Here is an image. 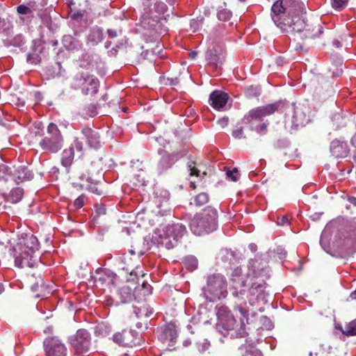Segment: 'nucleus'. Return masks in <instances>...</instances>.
<instances>
[{"label": "nucleus", "mask_w": 356, "mask_h": 356, "mask_svg": "<svg viewBox=\"0 0 356 356\" xmlns=\"http://www.w3.org/2000/svg\"><path fill=\"white\" fill-rule=\"evenodd\" d=\"M38 250L37 237L26 235L12 250L15 266L21 268H33L38 264V259L34 253Z\"/></svg>", "instance_id": "f03ea898"}, {"label": "nucleus", "mask_w": 356, "mask_h": 356, "mask_svg": "<svg viewBox=\"0 0 356 356\" xmlns=\"http://www.w3.org/2000/svg\"><path fill=\"white\" fill-rule=\"evenodd\" d=\"M352 145L356 147V134L353 136L351 139Z\"/></svg>", "instance_id": "bf43d9fd"}, {"label": "nucleus", "mask_w": 356, "mask_h": 356, "mask_svg": "<svg viewBox=\"0 0 356 356\" xmlns=\"http://www.w3.org/2000/svg\"><path fill=\"white\" fill-rule=\"evenodd\" d=\"M12 166L6 164H0V181H10Z\"/></svg>", "instance_id": "cd10ccee"}, {"label": "nucleus", "mask_w": 356, "mask_h": 356, "mask_svg": "<svg viewBox=\"0 0 356 356\" xmlns=\"http://www.w3.org/2000/svg\"><path fill=\"white\" fill-rule=\"evenodd\" d=\"M191 187H193V188H195V186L193 183H191Z\"/></svg>", "instance_id": "0e129e2a"}, {"label": "nucleus", "mask_w": 356, "mask_h": 356, "mask_svg": "<svg viewBox=\"0 0 356 356\" xmlns=\"http://www.w3.org/2000/svg\"><path fill=\"white\" fill-rule=\"evenodd\" d=\"M23 195L24 190L22 188H14L10 191L7 200L13 204H16L22 199Z\"/></svg>", "instance_id": "393cba45"}, {"label": "nucleus", "mask_w": 356, "mask_h": 356, "mask_svg": "<svg viewBox=\"0 0 356 356\" xmlns=\"http://www.w3.org/2000/svg\"><path fill=\"white\" fill-rule=\"evenodd\" d=\"M209 200V195L207 193H200L195 195L193 202H191L190 204H194L195 207H200L207 204Z\"/></svg>", "instance_id": "c85d7f7f"}, {"label": "nucleus", "mask_w": 356, "mask_h": 356, "mask_svg": "<svg viewBox=\"0 0 356 356\" xmlns=\"http://www.w3.org/2000/svg\"><path fill=\"white\" fill-rule=\"evenodd\" d=\"M228 99V95L220 90H215L212 92L209 95V102L211 106L213 108L218 110L223 108L226 105Z\"/></svg>", "instance_id": "6ab92c4d"}, {"label": "nucleus", "mask_w": 356, "mask_h": 356, "mask_svg": "<svg viewBox=\"0 0 356 356\" xmlns=\"http://www.w3.org/2000/svg\"><path fill=\"white\" fill-rule=\"evenodd\" d=\"M232 134V136L236 139L246 138L245 136H243V128L242 127L233 130Z\"/></svg>", "instance_id": "c03bdc74"}, {"label": "nucleus", "mask_w": 356, "mask_h": 356, "mask_svg": "<svg viewBox=\"0 0 356 356\" xmlns=\"http://www.w3.org/2000/svg\"><path fill=\"white\" fill-rule=\"evenodd\" d=\"M26 283L33 292L39 291L44 287L43 280L39 275L37 277L35 274L28 275L26 277Z\"/></svg>", "instance_id": "412c9836"}, {"label": "nucleus", "mask_w": 356, "mask_h": 356, "mask_svg": "<svg viewBox=\"0 0 356 356\" xmlns=\"http://www.w3.org/2000/svg\"><path fill=\"white\" fill-rule=\"evenodd\" d=\"M239 351L241 356H263L259 349L252 346H241Z\"/></svg>", "instance_id": "bb28decb"}, {"label": "nucleus", "mask_w": 356, "mask_h": 356, "mask_svg": "<svg viewBox=\"0 0 356 356\" xmlns=\"http://www.w3.org/2000/svg\"><path fill=\"white\" fill-rule=\"evenodd\" d=\"M348 200L350 203L356 207V197H349Z\"/></svg>", "instance_id": "6e6d98bb"}, {"label": "nucleus", "mask_w": 356, "mask_h": 356, "mask_svg": "<svg viewBox=\"0 0 356 356\" xmlns=\"http://www.w3.org/2000/svg\"><path fill=\"white\" fill-rule=\"evenodd\" d=\"M74 205L77 207V208H81L83 206V198L81 197H78L75 201H74Z\"/></svg>", "instance_id": "8fccbe9b"}, {"label": "nucleus", "mask_w": 356, "mask_h": 356, "mask_svg": "<svg viewBox=\"0 0 356 356\" xmlns=\"http://www.w3.org/2000/svg\"><path fill=\"white\" fill-rule=\"evenodd\" d=\"M353 250H355V249H356V242L354 243L353 247Z\"/></svg>", "instance_id": "69168bd1"}, {"label": "nucleus", "mask_w": 356, "mask_h": 356, "mask_svg": "<svg viewBox=\"0 0 356 356\" xmlns=\"http://www.w3.org/2000/svg\"><path fill=\"white\" fill-rule=\"evenodd\" d=\"M279 104L273 103L259 106L250 109L242 118V122L252 124L253 122L263 121L264 118L274 114L278 111Z\"/></svg>", "instance_id": "9d476101"}, {"label": "nucleus", "mask_w": 356, "mask_h": 356, "mask_svg": "<svg viewBox=\"0 0 356 356\" xmlns=\"http://www.w3.org/2000/svg\"><path fill=\"white\" fill-rule=\"evenodd\" d=\"M206 58L209 63L215 66V67H218L219 65H222L223 62V58L216 54L212 50H209L207 52Z\"/></svg>", "instance_id": "a878e982"}, {"label": "nucleus", "mask_w": 356, "mask_h": 356, "mask_svg": "<svg viewBox=\"0 0 356 356\" xmlns=\"http://www.w3.org/2000/svg\"><path fill=\"white\" fill-rule=\"evenodd\" d=\"M101 179H97V181H86L88 183V189L94 194L101 195L103 194V189L99 184Z\"/></svg>", "instance_id": "2f4dec72"}, {"label": "nucleus", "mask_w": 356, "mask_h": 356, "mask_svg": "<svg viewBox=\"0 0 356 356\" xmlns=\"http://www.w3.org/2000/svg\"><path fill=\"white\" fill-rule=\"evenodd\" d=\"M210 346L209 341L204 340L203 342L198 344V350L201 353H204L209 350Z\"/></svg>", "instance_id": "a18cd8bd"}, {"label": "nucleus", "mask_w": 356, "mask_h": 356, "mask_svg": "<svg viewBox=\"0 0 356 356\" xmlns=\"http://www.w3.org/2000/svg\"><path fill=\"white\" fill-rule=\"evenodd\" d=\"M148 286H149V285L148 284V283L147 282L146 280H143L141 282V287L143 288V289H146L147 288Z\"/></svg>", "instance_id": "13d9d810"}, {"label": "nucleus", "mask_w": 356, "mask_h": 356, "mask_svg": "<svg viewBox=\"0 0 356 356\" xmlns=\"http://www.w3.org/2000/svg\"><path fill=\"white\" fill-rule=\"evenodd\" d=\"M3 291V286L2 284L0 283V293H1Z\"/></svg>", "instance_id": "e2e57ef3"}, {"label": "nucleus", "mask_w": 356, "mask_h": 356, "mask_svg": "<svg viewBox=\"0 0 356 356\" xmlns=\"http://www.w3.org/2000/svg\"><path fill=\"white\" fill-rule=\"evenodd\" d=\"M139 177H140V175H134V177H133V180L136 181V182H135L136 185H143L144 180H143V179L140 180Z\"/></svg>", "instance_id": "3c124183"}, {"label": "nucleus", "mask_w": 356, "mask_h": 356, "mask_svg": "<svg viewBox=\"0 0 356 356\" xmlns=\"http://www.w3.org/2000/svg\"><path fill=\"white\" fill-rule=\"evenodd\" d=\"M74 149H76L73 143L69 148L63 150L61 156V163L63 166L68 167L72 163L74 157Z\"/></svg>", "instance_id": "4be33fe9"}, {"label": "nucleus", "mask_w": 356, "mask_h": 356, "mask_svg": "<svg viewBox=\"0 0 356 356\" xmlns=\"http://www.w3.org/2000/svg\"><path fill=\"white\" fill-rule=\"evenodd\" d=\"M31 8L29 6V5H19L17 8V11L19 14L21 15H29L31 14L32 12L31 11Z\"/></svg>", "instance_id": "a19ab883"}, {"label": "nucleus", "mask_w": 356, "mask_h": 356, "mask_svg": "<svg viewBox=\"0 0 356 356\" xmlns=\"http://www.w3.org/2000/svg\"><path fill=\"white\" fill-rule=\"evenodd\" d=\"M107 33H108V36L111 37V38H116L118 35L117 31L114 29H108Z\"/></svg>", "instance_id": "603ef678"}, {"label": "nucleus", "mask_w": 356, "mask_h": 356, "mask_svg": "<svg viewBox=\"0 0 356 356\" xmlns=\"http://www.w3.org/2000/svg\"><path fill=\"white\" fill-rule=\"evenodd\" d=\"M84 143L93 149L99 148L102 143L99 133L89 127L83 128L74 140V145L79 157L83 154Z\"/></svg>", "instance_id": "0eeeda50"}, {"label": "nucleus", "mask_w": 356, "mask_h": 356, "mask_svg": "<svg viewBox=\"0 0 356 356\" xmlns=\"http://www.w3.org/2000/svg\"><path fill=\"white\" fill-rule=\"evenodd\" d=\"M268 124H269V122L268 120H266V122H264L258 124L254 128L253 125L251 124L250 126V129L255 130L260 135H265L267 134Z\"/></svg>", "instance_id": "f704fd0d"}, {"label": "nucleus", "mask_w": 356, "mask_h": 356, "mask_svg": "<svg viewBox=\"0 0 356 356\" xmlns=\"http://www.w3.org/2000/svg\"><path fill=\"white\" fill-rule=\"evenodd\" d=\"M250 277L247 275L243 274L241 268L237 267L234 268L229 277L230 290L235 297L242 295L245 291L247 282Z\"/></svg>", "instance_id": "9b49d317"}, {"label": "nucleus", "mask_w": 356, "mask_h": 356, "mask_svg": "<svg viewBox=\"0 0 356 356\" xmlns=\"http://www.w3.org/2000/svg\"><path fill=\"white\" fill-rule=\"evenodd\" d=\"M227 282L225 277L220 273L209 275L203 287L204 298L210 302H216L227 297Z\"/></svg>", "instance_id": "39448f33"}, {"label": "nucleus", "mask_w": 356, "mask_h": 356, "mask_svg": "<svg viewBox=\"0 0 356 356\" xmlns=\"http://www.w3.org/2000/svg\"><path fill=\"white\" fill-rule=\"evenodd\" d=\"M36 296H37V297H40V294H37V295H36Z\"/></svg>", "instance_id": "774afa93"}, {"label": "nucleus", "mask_w": 356, "mask_h": 356, "mask_svg": "<svg viewBox=\"0 0 356 356\" xmlns=\"http://www.w3.org/2000/svg\"><path fill=\"white\" fill-rule=\"evenodd\" d=\"M104 38L103 29L98 26L92 28L88 36V40L94 44L100 42Z\"/></svg>", "instance_id": "b1692460"}, {"label": "nucleus", "mask_w": 356, "mask_h": 356, "mask_svg": "<svg viewBox=\"0 0 356 356\" xmlns=\"http://www.w3.org/2000/svg\"><path fill=\"white\" fill-rule=\"evenodd\" d=\"M267 262L260 258L251 259L248 263V277L250 280H266L268 277Z\"/></svg>", "instance_id": "f8f14e48"}, {"label": "nucleus", "mask_w": 356, "mask_h": 356, "mask_svg": "<svg viewBox=\"0 0 356 356\" xmlns=\"http://www.w3.org/2000/svg\"><path fill=\"white\" fill-rule=\"evenodd\" d=\"M163 336L165 339L173 341L177 337V332L176 326L173 324L168 325L163 330Z\"/></svg>", "instance_id": "c756f323"}, {"label": "nucleus", "mask_w": 356, "mask_h": 356, "mask_svg": "<svg viewBox=\"0 0 356 356\" xmlns=\"http://www.w3.org/2000/svg\"><path fill=\"white\" fill-rule=\"evenodd\" d=\"M128 261H131V258H129V259H128Z\"/></svg>", "instance_id": "338daca9"}, {"label": "nucleus", "mask_w": 356, "mask_h": 356, "mask_svg": "<svg viewBox=\"0 0 356 356\" xmlns=\"http://www.w3.org/2000/svg\"><path fill=\"white\" fill-rule=\"evenodd\" d=\"M27 4L31 8V11H40L46 5L44 0H28Z\"/></svg>", "instance_id": "473e14b6"}, {"label": "nucleus", "mask_w": 356, "mask_h": 356, "mask_svg": "<svg viewBox=\"0 0 356 356\" xmlns=\"http://www.w3.org/2000/svg\"><path fill=\"white\" fill-rule=\"evenodd\" d=\"M122 270L129 272V276L127 278V282H136L138 285L140 284V280L138 277L139 275L141 276L142 278H144L145 276H147L146 273H144L143 270L138 271V267L136 268H133L132 266H129V264L127 266L122 267Z\"/></svg>", "instance_id": "aec40b11"}, {"label": "nucleus", "mask_w": 356, "mask_h": 356, "mask_svg": "<svg viewBox=\"0 0 356 356\" xmlns=\"http://www.w3.org/2000/svg\"><path fill=\"white\" fill-rule=\"evenodd\" d=\"M47 356H66L67 348L56 337L46 338L43 342Z\"/></svg>", "instance_id": "4468645a"}, {"label": "nucleus", "mask_w": 356, "mask_h": 356, "mask_svg": "<svg viewBox=\"0 0 356 356\" xmlns=\"http://www.w3.org/2000/svg\"><path fill=\"white\" fill-rule=\"evenodd\" d=\"M245 96L248 98L258 97L261 94V87L258 86H250L245 89Z\"/></svg>", "instance_id": "72a5a7b5"}, {"label": "nucleus", "mask_w": 356, "mask_h": 356, "mask_svg": "<svg viewBox=\"0 0 356 356\" xmlns=\"http://www.w3.org/2000/svg\"><path fill=\"white\" fill-rule=\"evenodd\" d=\"M186 233V228L181 223L168 225L163 234L161 236V244L168 250L172 249L178 245Z\"/></svg>", "instance_id": "6e6552de"}, {"label": "nucleus", "mask_w": 356, "mask_h": 356, "mask_svg": "<svg viewBox=\"0 0 356 356\" xmlns=\"http://www.w3.org/2000/svg\"><path fill=\"white\" fill-rule=\"evenodd\" d=\"M248 285H250L249 292L250 295L256 296L257 300L264 298V291L266 285V280H250Z\"/></svg>", "instance_id": "a211bd4d"}, {"label": "nucleus", "mask_w": 356, "mask_h": 356, "mask_svg": "<svg viewBox=\"0 0 356 356\" xmlns=\"http://www.w3.org/2000/svg\"><path fill=\"white\" fill-rule=\"evenodd\" d=\"M271 17L282 32L292 35L302 33L301 39H314L323 32L320 24L315 26L312 30L306 25L300 6L296 0L276 1L271 8Z\"/></svg>", "instance_id": "f257e3e1"}, {"label": "nucleus", "mask_w": 356, "mask_h": 356, "mask_svg": "<svg viewBox=\"0 0 356 356\" xmlns=\"http://www.w3.org/2000/svg\"><path fill=\"white\" fill-rule=\"evenodd\" d=\"M188 168L190 172V175L193 176H200V170L198 169L197 166V163L195 161H190L188 163Z\"/></svg>", "instance_id": "58836bf2"}, {"label": "nucleus", "mask_w": 356, "mask_h": 356, "mask_svg": "<svg viewBox=\"0 0 356 356\" xmlns=\"http://www.w3.org/2000/svg\"><path fill=\"white\" fill-rule=\"evenodd\" d=\"M71 87L83 95H94L98 91L99 80L86 71H79L72 79Z\"/></svg>", "instance_id": "423d86ee"}, {"label": "nucleus", "mask_w": 356, "mask_h": 356, "mask_svg": "<svg viewBox=\"0 0 356 356\" xmlns=\"http://www.w3.org/2000/svg\"><path fill=\"white\" fill-rule=\"evenodd\" d=\"M100 165V163L93 162H92L90 165H86L84 169V172L80 176V179L82 181L92 180L97 181V179H101L102 177Z\"/></svg>", "instance_id": "f3484780"}, {"label": "nucleus", "mask_w": 356, "mask_h": 356, "mask_svg": "<svg viewBox=\"0 0 356 356\" xmlns=\"http://www.w3.org/2000/svg\"><path fill=\"white\" fill-rule=\"evenodd\" d=\"M154 10L159 14H165L168 11V6L164 2L157 1L154 4Z\"/></svg>", "instance_id": "ea45409f"}, {"label": "nucleus", "mask_w": 356, "mask_h": 356, "mask_svg": "<svg viewBox=\"0 0 356 356\" xmlns=\"http://www.w3.org/2000/svg\"><path fill=\"white\" fill-rule=\"evenodd\" d=\"M191 27L193 29V31H196L202 25L201 20L192 19L190 23Z\"/></svg>", "instance_id": "49530a36"}, {"label": "nucleus", "mask_w": 356, "mask_h": 356, "mask_svg": "<svg viewBox=\"0 0 356 356\" xmlns=\"http://www.w3.org/2000/svg\"><path fill=\"white\" fill-rule=\"evenodd\" d=\"M348 1V0H332V7L337 10H341L347 6Z\"/></svg>", "instance_id": "4c0bfd02"}, {"label": "nucleus", "mask_w": 356, "mask_h": 356, "mask_svg": "<svg viewBox=\"0 0 356 356\" xmlns=\"http://www.w3.org/2000/svg\"><path fill=\"white\" fill-rule=\"evenodd\" d=\"M33 178V174L29 168L24 165H13L12 174L10 175V181L19 184L26 181H30Z\"/></svg>", "instance_id": "2eb2a0df"}, {"label": "nucleus", "mask_w": 356, "mask_h": 356, "mask_svg": "<svg viewBox=\"0 0 356 356\" xmlns=\"http://www.w3.org/2000/svg\"><path fill=\"white\" fill-rule=\"evenodd\" d=\"M217 16L220 21H228L232 17V13L227 9H222L218 11Z\"/></svg>", "instance_id": "c9c22d12"}, {"label": "nucleus", "mask_w": 356, "mask_h": 356, "mask_svg": "<svg viewBox=\"0 0 356 356\" xmlns=\"http://www.w3.org/2000/svg\"><path fill=\"white\" fill-rule=\"evenodd\" d=\"M97 213L99 215L105 214L106 213V209L104 206L101 205L98 207L97 210Z\"/></svg>", "instance_id": "5fc2aeb1"}, {"label": "nucleus", "mask_w": 356, "mask_h": 356, "mask_svg": "<svg viewBox=\"0 0 356 356\" xmlns=\"http://www.w3.org/2000/svg\"><path fill=\"white\" fill-rule=\"evenodd\" d=\"M197 56V52L195 51H191L189 54H188V57L189 58L191 59H195V57Z\"/></svg>", "instance_id": "4d7b16f0"}, {"label": "nucleus", "mask_w": 356, "mask_h": 356, "mask_svg": "<svg viewBox=\"0 0 356 356\" xmlns=\"http://www.w3.org/2000/svg\"><path fill=\"white\" fill-rule=\"evenodd\" d=\"M294 49L296 50V51H307V49H305L304 48V47L299 42H297L296 44V45L294 46Z\"/></svg>", "instance_id": "864d4df0"}, {"label": "nucleus", "mask_w": 356, "mask_h": 356, "mask_svg": "<svg viewBox=\"0 0 356 356\" xmlns=\"http://www.w3.org/2000/svg\"><path fill=\"white\" fill-rule=\"evenodd\" d=\"M277 223L278 225L283 226V225L289 223V219L286 216H283L277 218Z\"/></svg>", "instance_id": "de8ad7c7"}, {"label": "nucleus", "mask_w": 356, "mask_h": 356, "mask_svg": "<svg viewBox=\"0 0 356 356\" xmlns=\"http://www.w3.org/2000/svg\"><path fill=\"white\" fill-rule=\"evenodd\" d=\"M226 176L228 179L233 181H236L240 177V174L236 168H233L232 170H228L226 172Z\"/></svg>", "instance_id": "e433bc0d"}, {"label": "nucleus", "mask_w": 356, "mask_h": 356, "mask_svg": "<svg viewBox=\"0 0 356 356\" xmlns=\"http://www.w3.org/2000/svg\"><path fill=\"white\" fill-rule=\"evenodd\" d=\"M302 113H300L299 111H295L294 114L293 115V122L297 123V124L302 125L306 122L305 119H302L301 115ZM304 118H305V116L304 115Z\"/></svg>", "instance_id": "79ce46f5"}, {"label": "nucleus", "mask_w": 356, "mask_h": 356, "mask_svg": "<svg viewBox=\"0 0 356 356\" xmlns=\"http://www.w3.org/2000/svg\"><path fill=\"white\" fill-rule=\"evenodd\" d=\"M135 334L136 333L134 331L123 330L113 334V341L119 346H133L136 344L135 341Z\"/></svg>", "instance_id": "dca6fc26"}, {"label": "nucleus", "mask_w": 356, "mask_h": 356, "mask_svg": "<svg viewBox=\"0 0 356 356\" xmlns=\"http://www.w3.org/2000/svg\"><path fill=\"white\" fill-rule=\"evenodd\" d=\"M341 331L344 335L348 337L356 336V318L347 323Z\"/></svg>", "instance_id": "7c9ffc66"}, {"label": "nucleus", "mask_w": 356, "mask_h": 356, "mask_svg": "<svg viewBox=\"0 0 356 356\" xmlns=\"http://www.w3.org/2000/svg\"><path fill=\"white\" fill-rule=\"evenodd\" d=\"M229 122V120L227 118H222L221 119H219L217 122V123L222 127L224 128L226 126H227Z\"/></svg>", "instance_id": "09e8293b"}, {"label": "nucleus", "mask_w": 356, "mask_h": 356, "mask_svg": "<svg viewBox=\"0 0 356 356\" xmlns=\"http://www.w3.org/2000/svg\"><path fill=\"white\" fill-rule=\"evenodd\" d=\"M118 296L122 303H128L134 299L132 289L129 286H123L118 290Z\"/></svg>", "instance_id": "5701e85b"}, {"label": "nucleus", "mask_w": 356, "mask_h": 356, "mask_svg": "<svg viewBox=\"0 0 356 356\" xmlns=\"http://www.w3.org/2000/svg\"><path fill=\"white\" fill-rule=\"evenodd\" d=\"M234 311L240 314L239 321L235 318V316L231 314L227 306H218L216 313L218 320L226 330H236L237 334L241 337H245L248 334L245 325L246 323H248L249 312L241 305L236 306ZM236 316L238 317V314H236Z\"/></svg>", "instance_id": "7ed1b4c3"}, {"label": "nucleus", "mask_w": 356, "mask_h": 356, "mask_svg": "<svg viewBox=\"0 0 356 356\" xmlns=\"http://www.w3.org/2000/svg\"><path fill=\"white\" fill-rule=\"evenodd\" d=\"M218 210L209 206L197 213L190 222L192 232L197 236H202L213 232L218 227Z\"/></svg>", "instance_id": "20e7f679"}, {"label": "nucleus", "mask_w": 356, "mask_h": 356, "mask_svg": "<svg viewBox=\"0 0 356 356\" xmlns=\"http://www.w3.org/2000/svg\"><path fill=\"white\" fill-rule=\"evenodd\" d=\"M333 44L336 47H341V43L339 40H334L333 42Z\"/></svg>", "instance_id": "052dcab7"}, {"label": "nucleus", "mask_w": 356, "mask_h": 356, "mask_svg": "<svg viewBox=\"0 0 356 356\" xmlns=\"http://www.w3.org/2000/svg\"><path fill=\"white\" fill-rule=\"evenodd\" d=\"M4 249L6 250V247H5L3 243H0V251H3Z\"/></svg>", "instance_id": "680f3d73"}, {"label": "nucleus", "mask_w": 356, "mask_h": 356, "mask_svg": "<svg viewBox=\"0 0 356 356\" xmlns=\"http://www.w3.org/2000/svg\"><path fill=\"white\" fill-rule=\"evenodd\" d=\"M170 165L168 163V157H162L158 163V170L160 172L168 168Z\"/></svg>", "instance_id": "37998d69"}, {"label": "nucleus", "mask_w": 356, "mask_h": 356, "mask_svg": "<svg viewBox=\"0 0 356 356\" xmlns=\"http://www.w3.org/2000/svg\"><path fill=\"white\" fill-rule=\"evenodd\" d=\"M63 138L54 123H50L47 127V135L40 141L42 149L50 152H57L63 146Z\"/></svg>", "instance_id": "1a4fd4ad"}, {"label": "nucleus", "mask_w": 356, "mask_h": 356, "mask_svg": "<svg viewBox=\"0 0 356 356\" xmlns=\"http://www.w3.org/2000/svg\"><path fill=\"white\" fill-rule=\"evenodd\" d=\"M71 344L76 354L87 352L90 345V337L86 330H79L71 339Z\"/></svg>", "instance_id": "ddd939ff"}]
</instances>
